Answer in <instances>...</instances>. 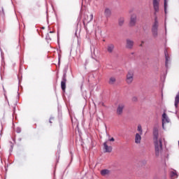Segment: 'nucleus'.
Segmentation results:
<instances>
[{
  "label": "nucleus",
  "mask_w": 179,
  "mask_h": 179,
  "mask_svg": "<svg viewBox=\"0 0 179 179\" xmlns=\"http://www.w3.org/2000/svg\"><path fill=\"white\" fill-rule=\"evenodd\" d=\"M154 143L155 147V155L156 156H159L163 150V141L164 138L163 137H159V132L157 130L154 131Z\"/></svg>",
  "instance_id": "nucleus-1"
},
{
  "label": "nucleus",
  "mask_w": 179,
  "mask_h": 179,
  "mask_svg": "<svg viewBox=\"0 0 179 179\" xmlns=\"http://www.w3.org/2000/svg\"><path fill=\"white\" fill-rule=\"evenodd\" d=\"M158 28H159V21H157V16H155V22L152 28V36H154L155 37L157 36Z\"/></svg>",
  "instance_id": "nucleus-2"
},
{
  "label": "nucleus",
  "mask_w": 179,
  "mask_h": 179,
  "mask_svg": "<svg viewBox=\"0 0 179 179\" xmlns=\"http://www.w3.org/2000/svg\"><path fill=\"white\" fill-rule=\"evenodd\" d=\"M152 6L155 10L154 15L159 13L160 10V0H152Z\"/></svg>",
  "instance_id": "nucleus-3"
},
{
  "label": "nucleus",
  "mask_w": 179,
  "mask_h": 179,
  "mask_svg": "<svg viewBox=\"0 0 179 179\" xmlns=\"http://www.w3.org/2000/svg\"><path fill=\"white\" fill-rule=\"evenodd\" d=\"M126 82L128 85H131L134 82V71L130 70L128 71L126 77Z\"/></svg>",
  "instance_id": "nucleus-4"
},
{
  "label": "nucleus",
  "mask_w": 179,
  "mask_h": 179,
  "mask_svg": "<svg viewBox=\"0 0 179 179\" xmlns=\"http://www.w3.org/2000/svg\"><path fill=\"white\" fill-rule=\"evenodd\" d=\"M93 14H90V15H85L84 16V19H83V24L85 26V24H88V23H90V22H92V20H93Z\"/></svg>",
  "instance_id": "nucleus-5"
},
{
  "label": "nucleus",
  "mask_w": 179,
  "mask_h": 179,
  "mask_svg": "<svg viewBox=\"0 0 179 179\" xmlns=\"http://www.w3.org/2000/svg\"><path fill=\"white\" fill-rule=\"evenodd\" d=\"M162 128H164V124H169L170 122V119H169V116H167V114L166 113H164L162 114Z\"/></svg>",
  "instance_id": "nucleus-6"
},
{
  "label": "nucleus",
  "mask_w": 179,
  "mask_h": 179,
  "mask_svg": "<svg viewBox=\"0 0 179 179\" xmlns=\"http://www.w3.org/2000/svg\"><path fill=\"white\" fill-rule=\"evenodd\" d=\"M61 87L63 92H65L66 89V75H64L61 82Z\"/></svg>",
  "instance_id": "nucleus-7"
},
{
  "label": "nucleus",
  "mask_w": 179,
  "mask_h": 179,
  "mask_svg": "<svg viewBox=\"0 0 179 179\" xmlns=\"http://www.w3.org/2000/svg\"><path fill=\"white\" fill-rule=\"evenodd\" d=\"M136 24V15L132 14L130 17L129 26L134 27Z\"/></svg>",
  "instance_id": "nucleus-8"
},
{
  "label": "nucleus",
  "mask_w": 179,
  "mask_h": 179,
  "mask_svg": "<svg viewBox=\"0 0 179 179\" xmlns=\"http://www.w3.org/2000/svg\"><path fill=\"white\" fill-rule=\"evenodd\" d=\"M124 108H125V105L124 103H120L118 105L117 108V115H122Z\"/></svg>",
  "instance_id": "nucleus-9"
},
{
  "label": "nucleus",
  "mask_w": 179,
  "mask_h": 179,
  "mask_svg": "<svg viewBox=\"0 0 179 179\" xmlns=\"http://www.w3.org/2000/svg\"><path fill=\"white\" fill-rule=\"evenodd\" d=\"M134 48V41L131 39H127L126 40V48L128 50H132Z\"/></svg>",
  "instance_id": "nucleus-10"
},
{
  "label": "nucleus",
  "mask_w": 179,
  "mask_h": 179,
  "mask_svg": "<svg viewBox=\"0 0 179 179\" xmlns=\"http://www.w3.org/2000/svg\"><path fill=\"white\" fill-rule=\"evenodd\" d=\"M135 143H136L137 145H139V143H141V141H142V134L137 133L135 135Z\"/></svg>",
  "instance_id": "nucleus-11"
},
{
  "label": "nucleus",
  "mask_w": 179,
  "mask_h": 179,
  "mask_svg": "<svg viewBox=\"0 0 179 179\" xmlns=\"http://www.w3.org/2000/svg\"><path fill=\"white\" fill-rule=\"evenodd\" d=\"M54 36H55L54 31H50L48 34H47L45 38H46V40L50 41L52 40V38H54Z\"/></svg>",
  "instance_id": "nucleus-12"
},
{
  "label": "nucleus",
  "mask_w": 179,
  "mask_h": 179,
  "mask_svg": "<svg viewBox=\"0 0 179 179\" xmlns=\"http://www.w3.org/2000/svg\"><path fill=\"white\" fill-rule=\"evenodd\" d=\"M114 48H115L114 44L113 43L108 44L107 46L108 52H109V54L113 53L114 52Z\"/></svg>",
  "instance_id": "nucleus-13"
},
{
  "label": "nucleus",
  "mask_w": 179,
  "mask_h": 179,
  "mask_svg": "<svg viewBox=\"0 0 179 179\" xmlns=\"http://www.w3.org/2000/svg\"><path fill=\"white\" fill-rule=\"evenodd\" d=\"M103 147L107 153H110V152L113 150V147L108 146L107 145V141L103 143Z\"/></svg>",
  "instance_id": "nucleus-14"
},
{
  "label": "nucleus",
  "mask_w": 179,
  "mask_h": 179,
  "mask_svg": "<svg viewBox=\"0 0 179 179\" xmlns=\"http://www.w3.org/2000/svg\"><path fill=\"white\" fill-rule=\"evenodd\" d=\"M104 15L106 17L111 16V10L110 8H106L104 10Z\"/></svg>",
  "instance_id": "nucleus-15"
},
{
  "label": "nucleus",
  "mask_w": 179,
  "mask_h": 179,
  "mask_svg": "<svg viewBox=\"0 0 179 179\" xmlns=\"http://www.w3.org/2000/svg\"><path fill=\"white\" fill-rule=\"evenodd\" d=\"M115 82H117V79L115 77H110L109 78V81H108L109 85H114Z\"/></svg>",
  "instance_id": "nucleus-16"
},
{
  "label": "nucleus",
  "mask_w": 179,
  "mask_h": 179,
  "mask_svg": "<svg viewBox=\"0 0 179 179\" xmlns=\"http://www.w3.org/2000/svg\"><path fill=\"white\" fill-rule=\"evenodd\" d=\"M101 176H108L110 174V171L108 169H103L101 171Z\"/></svg>",
  "instance_id": "nucleus-17"
},
{
  "label": "nucleus",
  "mask_w": 179,
  "mask_h": 179,
  "mask_svg": "<svg viewBox=\"0 0 179 179\" xmlns=\"http://www.w3.org/2000/svg\"><path fill=\"white\" fill-rule=\"evenodd\" d=\"M164 54L166 58V65H167V64H169V59L170 57H169V52H167L166 49L164 50Z\"/></svg>",
  "instance_id": "nucleus-18"
},
{
  "label": "nucleus",
  "mask_w": 179,
  "mask_h": 179,
  "mask_svg": "<svg viewBox=\"0 0 179 179\" xmlns=\"http://www.w3.org/2000/svg\"><path fill=\"white\" fill-rule=\"evenodd\" d=\"M124 22H125V19L124 17H122L119 18V21H118L119 26H124Z\"/></svg>",
  "instance_id": "nucleus-19"
},
{
  "label": "nucleus",
  "mask_w": 179,
  "mask_h": 179,
  "mask_svg": "<svg viewBox=\"0 0 179 179\" xmlns=\"http://www.w3.org/2000/svg\"><path fill=\"white\" fill-rule=\"evenodd\" d=\"M0 17L1 19H3V17H5V10H3V8H1V10H0Z\"/></svg>",
  "instance_id": "nucleus-20"
},
{
  "label": "nucleus",
  "mask_w": 179,
  "mask_h": 179,
  "mask_svg": "<svg viewBox=\"0 0 179 179\" xmlns=\"http://www.w3.org/2000/svg\"><path fill=\"white\" fill-rule=\"evenodd\" d=\"M137 131L139 132L138 134H140L141 135H143V131L142 130V126L141 124L138 126Z\"/></svg>",
  "instance_id": "nucleus-21"
},
{
  "label": "nucleus",
  "mask_w": 179,
  "mask_h": 179,
  "mask_svg": "<svg viewBox=\"0 0 179 179\" xmlns=\"http://www.w3.org/2000/svg\"><path fill=\"white\" fill-rule=\"evenodd\" d=\"M108 141H109V142H114V141H115V139H114V138L112 137Z\"/></svg>",
  "instance_id": "nucleus-22"
},
{
  "label": "nucleus",
  "mask_w": 179,
  "mask_h": 179,
  "mask_svg": "<svg viewBox=\"0 0 179 179\" xmlns=\"http://www.w3.org/2000/svg\"><path fill=\"white\" fill-rule=\"evenodd\" d=\"M52 120H54V118H50V124L52 123Z\"/></svg>",
  "instance_id": "nucleus-23"
},
{
  "label": "nucleus",
  "mask_w": 179,
  "mask_h": 179,
  "mask_svg": "<svg viewBox=\"0 0 179 179\" xmlns=\"http://www.w3.org/2000/svg\"><path fill=\"white\" fill-rule=\"evenodd\" d=\"M172 176H177V173L173 172V173H172Z\"/></svg>",
  "instance_id": "nucleus-24"
},
{
  "label": "nucleus",
  "mask_w": 179,
  "mask_h": 179,
  "mask_svg": "<svg viewBox=\"0 0 179 179\" xmlns=\"http://www.w3.org/2000/svg\"><path fill=\"white\" fill-rule=\"evenodd\" d=\"M164 9H165V12H166V2L164 3Z\"/></svg>",
  "instance_id": "nucleus-25"
},
{
  "label": "nucleus",
  "mask_w": 179,
  "mask_h": 179,
  "mask_svg": "<svg viewBox=\"0 0 179 179\" xmlns=\"http://www.w3.org/2000/svg\"><path fill=\"white\" fill-rule=\"evenodd\" d=\"M134 101H136V98H134Z\"/></svg>",
  "instance_id": "nucleus-26"
}]
</instances>
